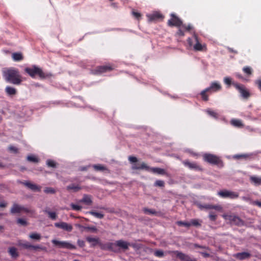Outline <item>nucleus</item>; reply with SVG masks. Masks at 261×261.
Wrapping results in <instances>:
<instances>
[{
    "mask_svg": "<svg viewBox=\"0 0 261 261\" xmlns=\"http://www.w3.org/2000/svg\"><path fill=\"white\" fill-rule=\"evenodd\" d=\"M7 206V203L5 202H0V207H5Z\"/></svg>",
    "mask_w": 261,
    "mask_h": 261,
    "instance_id": "obj_58",
    "label": "nucleus"
},
{
    "mask_svg": "<svg viewBox=\"0 0 261 261\" xmlns=\"http://www.w3.org/2000/svg\"><path fill=\"white\" fill-rule=\"evenodd\" d=\"M44 191L47 194H54L56 192L55 189L50 187L46 188Z\"/></svg>",
    "mask_w": 261,
    "mask_h": 261,
    "instance_id": "obj_37",
    "label": "nucleus"
},
{
    "mask_svg": "<svg viewBox=\"0 0 261 261\" xmlns=\"http://www.w3.org/2000/svg\"><path fill=\"white\" fill-rule=\"evenodd\" d=\"M255 84L257 86L259 90L261 91V79H258L255 81Z\"/></svg>",
    "mask_w": 261,
    "mask_h": 261,
    "instance_id": "obj_50",
    "label": "nucleus"
},
{
    "mask_svg": "<svg viewBox=\"0 0 261 261\" xmlns=\"http://www.w3.org/2000/svg\"><path fill=\"white\" fill-rule=\"evenodd\" d=\"M182 164L191 170L199 171H202V167L196 162H190L189 160H185L182 161Z\"/></svg>",
    "mask_w": 261,
    "mask_h": 261,
    "instance_id": "obj_10",
    "label": "nucleus"
},
{
    "mask_svg": "<svg viewBox=\"0 0 261 261\" xmlns=\"http://www.w3.org/2000/svg\"><path fill=\"white\" fill-rule=\"evenodd\" d=\"M46 164L48 167L52 168H56L57 165L56 163L52 160H47Z\"/></svg>",
    "mask_w": 261,
    "mask_h": 261,
    "instance_id": "obj_36",
    "label": "nucleus"
},
{
    "mask_svg": "<svg viewBox=\"0 0 261 261\" xmlns=\"http://www.w3.org/2000/svg\"><path fill=\"white\" fill-rule=\"evenodd\" d=\"M181 27H182V28L184 29L186 31H190V30H191L192 29V27L191 24L186 25V24H183L182 23V25H181Z\"/></svg>",
    "mask_w": 261,
    "mask_h": 261,
    "instance_id": "obj_43",
    "label": "nucleus"
},
{
    "mask_svg": "<svg viewBox=\"0 0 261 261\" xmlns=\"http://www.w3.org/2000/svg\"><path fill=\"white\" fill-rule=\"evenodd\" d=\"M128 160L132 163H134L132 166L133 170H145L149 171L153 173L158 174L164 175L166 174V171L164 169L158 168V167H149L145 163L142 162L141 164L136 163L138 162V159L136 157L133 156H129Z\"/></svg>",
    "mask_w": 261,
    "mask_h": 261,
    "instance_id": "obj_2",
    "label": "nucleus"
},
{
    "mask_svg": "<svg viewBox=\"0 0 261 261\" xmlns=\"http://www.w3.org/2000/svg\"><path fill=\"white\" fill-rule=\"evenodd\" d=\"M86 239L89 243H92V246L93 247L98 245L100 242V240L98 238L87 237Z\"/></svg>",
    "mask_w": 261,
    "mask_h": 261,
    "instance_id": "obj_28",
    "label": "nucleus"
},
{
    "mask_svg": "<svg viewBox=\"0 0 261 261\" xmlns=\"http://www.w3.org/2000/svg\"><path fill=\"white\" fill-rule=\"evenodd\" d=\"M250 180L251 182L255 186L261 185V177L251 176L250 177Z\"/></svg>",
    "mask_w": 261,
    "mask_h": 261,
    "instance_id": "obj_20",
    "label": "nucleus"
},
{
    "mask_svg": "<svg viewBox=\"0 0 261 261\" xmlns=\"http://www.w3.org/2000/svg\"><path fill=\"white\" fill-rule=\"evenodd\" d=\"M234 256L238 259L242 260L250 257V254L248 252L238 253L236 254Z\"/></svg>",
    "mask_w": 261,
    "mask_h": 261,
    "instance_id": "obj_24",
    "label": "nucleus"
},
{
    "mask_svg": "<svg viewBox=\"0 0 261 261\" xmlns=\"http://www.w3.org/2000/svg\"><path fill=\"white\" fill-rule=\"evenodd\" d=\"M9 252L13 258H17L18 256V253L17 249L15 247H10L9 248Z\"/></svg>",
    "mask_w": 261,
    "mask_h": 261,
    "instance_id": "obj_30",
    "label": "nucleus"
},
{
    "mask_svg": "<svg viewBox=\"0 0 261 261\" xmlns=\"http://www.w3.org/2000/svg\"><path fill=\"white\" fill-rule=\"evenodd\" d=\"M243 71L247 75H250L252 74L253 70L250 67L245 66L243 67Z\"/></svg>",
    "mask_w": 261,
    "mask_h": 261,
    "instance_id": "obj_32",
    "label": "nucleus"
},
{
    "mask_svg": "<svg viewBox=\"0 0 261 261\" xmlns=\"http://www.w3.org/2000/svg\"><path fill=\"white\" fill-rule=\"evenodd\" d=\"M222 88V86L219 82L215 81L213 82L211 84V85L209 87H207V89L210 91V94H211L214 92H216L221 90Z\"/></svg>",
    "mask_w": 261,
    "mask_h": 261,
    "instance_id": "obj_13",
    "label": "nucleus"
},
{
    "mask_svg": "<svg viewBox=\"0 0 261 261\" xmlns=\"http://www.w3.org/2000/svg\"><path fill=\"white\" fill-rule=\"evenodd\" d=\"M86 229L87 230H90L92 232H96L97 231V229L96 228L94 227H87L86 228Z\"/></svg>",
    "mask_w": 261,
    "mask_h": 261,
    "instance_id": "obj_56",
    "label": "nucleus"
},
{
    "mask_svg": "<svg viewBox=\"0 0 261 261\" xmlns=\"http://www.w3.org/2000/svg\"><path fill=\"white\" fill-rule=\"evenodd\" d=\"M176 35L179 37H183L185 36V32L179 27L176 33Z\"/></svg>",
    "mask_w": 261,
    "mask_h": 261,
    "instance_id": "obj_42",
    "label": "nucleus"
},
{
    "mask_svg": "<svg viewBox=\"0 0 261 261\" xmlns=\"http://www.w3.org/2000/svg\"><path fill=\"white\" fill-rule=\"evenodd\" d=\"M30 238L32 240H40L41 239V235L37 233H33L30 235Z\"/></svg>",
    "mask_w": 261,
    "mask_h": 261,
    "instance_id": "obj_33",
    "label": "nucleus"
},
{
    "mask_svg": "<svg viewBox=\"0 0 261 261\" xmlns=\"http://www.w3.org/2000/svg\"><path fill=\"white\" fill-rule=\"evenodd\" d=\"M194 38L195 41L196 42V44L194 45L193 48L196 51H201L203 50V46L199 42L197 36L194 35Z\"/></svg>",
    "mask_w": 261,
    "mask_h": 261,
    "instance_id": "obj_25",
    "label": "nucleus"
},
{
    "mask_svg": "<svg viewBox=\"0 0 261 261\" xmlns=\"http://www.w3.org/2000/svg\"><path fill=\"white\" fill-rule=\"evenodd\" d=\"M49 216L50 218L55 219L56 217V213H49Z\"/></svg>",
    "mask_w": 261,
    "mask_h": 261,
    "instance_id": "obj_57",
    "label": "nucleus"
},
{
    "mask_svg": "<svg viewBox=\"0 0 261 261\" xmlns=\"http://www.w3.org/2000/svg\"><path fill=\"white\" fill-rule=\"evenodd\" d=\"M24 185L28 187L29 189H31L32 190L34 191H41V187L38 186L37 185L32 184L29 181H27L23 183Z\"/></svg>",
    "mask_w": 261,
    "mask_h": 261,
    "instance_id": "obj_19",
    "label": "nucleus"
},
{
    "mask_svg": "<svg viewBox=\"0 0 261 261\" xmlns=\"http://www.w3.org/2000/svg\"><path fill=\"white\" fill-rule=\"evenodd\" d=\"M197 206L201 211L214 210L216 211L220 212L223 210L222 206L220 204H198Z\"/></svg>",
    "mask_w": 261,
    "mask_h": 261,
    "instance_id": "obj_9",
    "label": "nucleus"
},
{
    "mask_svg": "<svg viewBox=\"0 0 261 261\" xmlns=\"http://www.w3.org/2000/svg\"><path fill=\"white\" fill-rule=\"evenodd\" d=\"M32 249H33L34 250H46V249L44 247H41L39 246H33V245H32Z\"/></svg>",
    "mask_w": 261,
    "mask_h": 261,
    "instance_id": "obj_46",
    "label": "nucleus"
},
{
    "mask_svg": "<svg viewBox=\"0 0 261 261\" xmlns=\"http://www.w3.org/2000/svg\"><path fill=\"white\" fill-rule=\"evenodd\" d=\"M100 248L102 249H109L113 251H114V252H118L117 250H116L114 247V244H112V243H110V244H109L108 245H104V244H102V243H101V242H100L99 244H98Z\"/></svg>",
    "mask_w": 261,
    "mask_h": 261,
    "instance_id": "obj_27",
    "label": "nucleus"
},
{
    "mask_svg": "<svg viewBox=\"0 0 261 261\" xmlns=\"http://www.w3.org/2000/svg\"><path fill=\"white\" fill-rule=\"evenodd\" d=\"M17 222L22 225H26L27 224V222L26 220L24 219L19 218L17 220Z\"/></svg>",
    "mask_w": 261,
    "mask_h": 261,
    "instance_id": "obj_44",
    "label": "nucleus"
},
{
    "mask_svg": "<svg viewBox=\"0 0 261 261\" xmlns=\"http://www.w3.org/2000/svg\"><path fill=\"white\" fill-rule=\"evenodd\" d=\"M207 113L208 115L215 118H217L218 117V114L214 111L207 110Z\"/></svg>",
    "mask_w": 261,
    "mask_h": 261,
    "instance_id": "obj_39",
    "label": "nucleus"
},
{
    "mask_svg": "<svg viewBox=\"0 0 261 261\" xmlns=\"http://www.w3.org/2000/svg\"><path fill=\"white\" fill-rule=\"evenodd\" d=\"M19 245L25 249H32V245L29 243H19Z\"/></svg>",
    "mask_w": 261,
    "mask_h": 261,
    "instance_id": "obj_40",
    "label": "nucleus"
},
{
    "mask_svg": "<svg viewBox=\"0 0 261 261\" xmlns=\"http://www.w3.org/2000/svg\"><path fill=\"white\" fill-rule=\"evenodd\" d=\"M224 83L228 85H230L231 84L232 85V83H231V79L229 77H225L224 79Z\"/></svg>",
    "mask_w": 261,
    "mask_h": 261,
    "instance_id": "obj_47",
    "label": "nucleus"
},
{
    "mask_svg": "<svg viewBox=\"0 0 261 261\" xmlns=\"http://www.w3.org/2000/svg\"><path fill=\"white\" fill-rule=\"evenodd\" d=\"M93 168L97 171H103L106 169V167L100 164L93 165Z\"/></svg>",
    "mask_w": 261,
    "mask_h": 261,
    "instance_id": "obj_35",
    "label": "nucleus"
},
{
    "mask_svg": "<svg viewBox=\"0 0 261 261\" xmlns=\"http://www.w3.org/2000/svg\"><path fill=\"white\" fill-rule=\"evenodd\" d=\"M132 13L133 16L137 19H139L141 17V14L139 12L133 11Z\"/></svg>",
    "mask_w": 261,
    "mask_h": 261,
    "instance_id": "obj_49",
    "label": "nucleus"
},
{
    "mask_svg": "<svg viewBox=\"0 0 261 261\" xmlns=\"http://www.w3.org/2000/svg\"><path fill=\"white\" fill-rule=\"evenodd\" d=\"M170 18L168 20L167 24L168 26L176 27L179 28L182 25V20L174 13L170 14Z\"/></svg>",
    "mask_w": 261,
    "mask_h": 261,
    "instance_id": "obj_5",
    "label": "nucleus"
},
{
    "mask_svg": "<svg viewBox=\"0 0 261 261\" xmlns=\"http://www.w3.org/2000/svg\"><path fill=\"white\" fill-rule=\"evenodd\" d=\"M81 189V187L79 185L71 184L67 187L68 191H73L74 192H77Z\"/></svg>",
    "mask_w": 261,
    "mask_h": 261,
    "instance_id": "obj_29",
    "label": "nucleus"
},
{
    "mask_svg": "<svg viewBox=\"0 0 261 261\" xmlns=\"http://www.w3.org/2000/svg\"><path fill=\"white\" fill-rule=\"evenodd\" d=\"M70 206L71 207V209L73 211H80L81 210L82 206L75 204L71 203L70 204Z\"/></svg>",
    "mask_w": 261,
    "mask_h": 261,
    "instance_id": "obj_38",
    "label": "nucleus"
},
{
    "mask_svg": "<svg viewBox=\"0 0 261 261\" xmlns=\"http://www.w3.org/2000/svg\"><path fill=\"white\" fill-rule=\"evenodd\" d=\"M3 75L5 81L14 85H18L22 82L21 76L18 69L11 67L3 70Z\"/></svg>",
    "mask_w": 261,
    "mask_h": 261,
    "instance_id": "obj_1",
    "label": "nucleus"
},
{
    "mask_svg": "<svg viewBox=\"0 0 261 261\" xmlns=\"http://www.w3.org/2000/svg\"><path fill=\"white\" fill-rule=\"evenodd\" d=\"M174 253L181 261H189L191 258L189 255L180 252L174 251Z\"/></svg>",
    "mask_w": 261,
    "mask_h": 261,
    "instance_id": "obj_17",
    "label": "nucleus"
},
{
    "mask_svg": "<svg viewBox=\"0 0 261 261\" xmlns=\"http://www.w3.org/2000/svg\"><path fill=\"white\" fill-rule=\"evenodd\" d=\"M12 58L14 61H19L23 59V56L21 53H15L13 54Z\"/></svg>",
    "mask_w": 261,
    "mask_h": 261,
    "instance_id": "obj_31",
    "label": "nucleus"
},
{
    "mask_svg": "<svg viewBox=\"0 0 261 261\" xmlns=\"http://www.w3.org/2000/svg\"><path fill=\"white\" fill-rule=\"evenodd\" d=\"M114 246L119 247L120 249H122L123 251H125L128 249L130 244L126 241L120 240L117 241L114 244Z\"/></svg>",
    "mask_w": 261,
    "mask_h": 261,
    "instance_id": "obj_14",
    "label": "nucleus"
},
{
    "mask_svg": "<svg viewBox=\"0 0 261 261\" xmlns=\"http://www.w3.org/2000/svg\"><path fill=\"white\" fill-rule=\"evenodd\" d=\"M248 157V155L247 154H237L234 156V158L236 159H241V158H244L246 159Z\"/></svg>",
    "mask_w": 261,
    "mask_h": 261,
    "instance_id": "obj_51",
    "label": "nucleus"
},
{
    "mask_svg": "<svg viewBox=\"0 0 261 261\" xmlns=\"http://www.w3.org/2000/svg\"><path fill=\"white\" fill-rule=\"evenodd\" d=\"M27 160L29 162H33V163H38L39 162L38 158L35 155L28 156Z\"/></svg>",
    "mask_w": 261,
    "mask_h": 261,
    "instance_id": "obj_34",
    "label": "nucleus"
},
{
    "mask_svg": "<svg viewBox=\"0 0 261 261\" xmlns=\"http://www.w3.org/2000/svg\"><path fill=\"white\" fill-rule=\"evenodd\" d=\"M218 195L223 198L236 199L239 197L237 192L223 190L218 192Z\"/></svg>",
    "mask_w": 261,
    "mask_h": 261,
    "instance_id": "obj_8",
    "label": "nucleus"
},
{
    "mask_svg": "<svg viewBox=\"0 0 261 261\" xmlns=\"http://www.w3.org/2000/svg\"><path fill=\"white\" fill-rule=\"evenodd\" d=\"M203 160L211 164L220 165L223 162L216 155L211 153H205L203 155Z\"/></svg>",
    "mask_w": 261,
    "mask_h": 261,
    "instance_id": "obj_4",
    "label": "nucleus"
},
{
    "mask_svg": "<svg viewBox=\"0 0 261 261\" xmlns=\"http://www.w3.org/2000/svg\"><path fill=\"white\" fill-rule=\"evenodd\" d=\"M9 150L10 151L13 152L15 153H16L18 152V149L16 147L13 146H10L9 147Z\"/></svg>",
    "mask_w": 261,
    "mask_h": 261,
    "instance_id": "obj_45",
    "label": "nucleus"
},
{
    "mask_svg": "<svg viewBox=\"0 0 261 261\" xmlns=\"http://www.w3.org/2000/svg\"><path fill=\"white\" fill-rule=\"evenodd\" d=\"M5 92L7 95L12 96L15 95L16 94L17 90L13 87L7 86L5 88Z\"/></svg>",
    "mask_w": 261,
    "mask_h": 261,
    "instance_id": "obj_26",
    "label": "nucleus"
},
{
    "mask_svg": "<svg viewBox=\"0 0 261 261\" xmlns=\"http://www.w3.org/2000/svg\"><path fill=\"white\" fill-rule=\"evenodd\" d=\"M202 254L203 255V256L206 257H209L210 256L209 254H208L207 253H205V252H202Z\"/></svg>",
    "mask_w": 261,
    "mask_h": 261,
    "instance_id": "obj_64",
    "label": "nucleus"
},
{
    "mask_svg": "<svg viewBox=\"0 0 261 261\" xmlns=\"http://www.w3.org/2000/svg\"><path fill=\"white\" fill-rule=\"evenodd\" d=\"M232 85L239 91L244 98L248 99L250 96L249 91L244 85L237 83H232Z\"/></svg>",
    "mask_w": 261,
    "mask_h": 261,
    "instance_id": "obj_6",
    "label": "nucleus"
},
{
    "mask_svg": "<svg viewBox=\"0 0 261 261\" xmlns=\"http://www.w3.org/2000/svg\"><path fill=\"white\" fill-rule=\"evenodd\" d=\"M24 71L32 78H35L37 75L40 79L42 80L49 78L52 76L50 73L43 72L41 68L36 65H33L31 67H27Z\"/></svg>",
    "mask_w": 261,
    "mask_h": 261,
    "instance_id": "obj_3",
    "label": "nucleus"
},
{
    "mask_svg": "<svg viewBox=\"0 0 261 261\" xmlns=\"http://www.w3.org/2000/svg\"><path fill=\"white\" fill-rule=\"evenodd\" d=\"M95 217L98 218H101L103 217V215L101 213H92Z\"/></svg>",
    "mask_w": 261,
    "mask_h": 261,
    "instance_id": "obj_53",
    "label": "nucleus"
},
{
    "mask_svg": "<svg viewBox=\"0 0 261 261\" xmlns=\"http://www.w3.org/2000/svg\"><path fill=\"white\" fill-rule=\"evenodd\" d=\"M187 41H188V43L189 45V46H192V39L190 38H189L188 39H187Z\"/></svg>",
    "mask_w": 261,
    "mask_h": 261,
    "instance_id": "obj_59",
    "label": "nucleus"
},
{
    "mask_svg": "<svg viewBox=\"0 0 261 261\" xmlns=\"http://www.w3.org/2000/svg\"><path fill=\"white\" fill-rule=\"evenodd\" d=\"M228 50H229V52H230V53H234V54H237L238 53V52L237 51L233 50L232 48H229Z\"/></svg>",
    "mask_w": 261,
    "mask_h": 261,
    "instance_id": "obj_62",
    "label": "nucleus"
},
{
    "mask_svg": "<svg viewBox=\"0 0 261 261\" xmlns=\"http://www.w3.org/2000/svg\"><path fill=\"white\" fill-rule=\"evenodd\" d=\"M56 226L58 227H61L62 229L66 230L67 231H70L72 228V227L71 225H69V224H68L66 223H64V222H62V223H56Z\"/></svg>",
    "mask_w": 261,
    "mask_h": 261,
    "instance_id": "obj_21",
    "label": "nucleus"
},
{
    "mask_svg": "<svg viewBox=\"0 0 261 261\" xmlns=\"http://www.w3.org/2000/svg\"><path fill=\"white\" fill-rule=\"evenodd\" d=\"M53 243L56 246L61 248H66L68 249H75L76 247L74 245L66 242L59 241L56 240H53Z\"/></svg>",
    "mask_w": 261,
    "mask_h": 261,
    "instance_id": "obj_12",
    "label": "nucleus"
},
{
    "mask_svg": "<svg viewBox=\"0 0 261 261\" xmlns=\"http://www.w3.org/2000/svg\"><path fill=\"white\" fill-rule=\"evenodd\" d=\"M149 21H155L159 20H163L164 15L160 12H154L152 14L147 15Z\"/></svg>",
    "mask_w": 261,
    "mask_h": 261,
    "instance_id": "obj_11",
    "label": "nucleus"
},
{
    "mask_svg": "<svg viewBox=\"0 0 261 261\" xmlns=\"http://www.w3.org/2000/svg\"><path fill=\"white\" fill-rule=\"evenodd\" d=\"M236 76L238 78L240 79H244L243 76L241 74L238 73L236 74Z\"/></svg>",
    "mask_w": 261,
    "mask_h": 261,
    "instance_id": "obj_63",
    "label": "nucleus"
},
{
    "mask_svg": "<svg viewBox=\"0 0 261 261\" xmlns=\"http://www.w3.org/2000/svg\"><path fill=\"white\" fill-rule=\"evenodd\" d=\"M210 94V91L207 89H205L204 90H202L200 93V95L201 96V97L202 99L204 101H207L208 100V94Z\"/></svg>",
    "mask_w": 261,
    "mask_h": 261,
    "instance_id": "obj_22",
    "label": "nucleus"
},
{
    "mask_svg": "<svg viewBox=\"0 0 261 261\" xmlns=\"http://www.w3.org/2000/svg\"><path fill=\"white\" fill-rule=\"evenodd\" d=\"M254 204L256 205L261 207V202L258 201H256L254 202Z\"/></svg>",
    "mask_w": 261,
    "mask_h": 261,
    "instance_id": "obj_60",
    "label": "nucleus"
},
{
    "mask_svg": "<svg viewBox=\"0 0 261 261\" xmlns=\"http://www.w3.org/2000/svg\"><path fill=\"white\" fill-rule=\"evenodd\" d=\"M77 243L81 247H83L85 245V242L82 240H79Z\"/></svg>",
    "mask_w": 261,
    "mask_h": 261,
    "instance_id": "obj_55",
    "label": "nucleus"
},
{
    "mask_svg": "<svg viewBox=\"0 0 261 261\" xmlns=\"http://www.w3.org/2000/svg\"><path fill=\"white\" fill-rule=\"evenodd\" d=\"M223 217L226 220H229L231 224L237 225H240L242 224V222L238 217L228 215H224Z\"/></svg>",
    "mask_w": 261,
    "mask_h": 261,
    "instance_id": "obj_15",
    "label": "nucleus"
},
{
    "mask_svg": "<svg viewBox=\"0 0 261 261\" xmlns=\"http://www.w3.org/2000/svg\"><path fill=\"white\" fill-rule=\"evenodd\" d=\"M81 202L88 205H91L92 202L91 196L88 195H84L83 198L81 200Z\"/></svg>",
    "mask_w": 261,
    "mask_h": 261,
    "instance_id": "obj_23",
    "label": "nucleus"
},
{
    "mask_svg": "<svg viewBox=\"0 0 261 261\" xmlns=\"http://www.w3.org/2000/svg\"><path fill=\"white\" fill-rule=\"evenodd\" d=\"M216 215H210V218L212 220H215L216 219Z\"/></svg>",
    "mask_w": 261,
    "mask_h": 261,
    "instance_id": "obj_61",
    "label": "nucleus"
},
{
    "mask_svg": "<svg viewBox=\"0 0 261 261\" xmlns=\"http://www.w3.org/2000/svg\"><path fill=\"white\" fill-rule=\"evenodd\" d=\"M11 212H29L24 206L14 203L11 208Z\"/></svg>",
    "mask_w": 261,
    "mask_h": 261,
    "instance_id": "obj_16",
    "label": "nucleus"
},
{
    "mask_svg": "<svg viewBox=\"0 0 261 261\" xmlns=\"http://www.w3.org/2000/svg\"><path fill=\"white\" fill-rule=\"evenodd\" d=\"M165 183L163 180H157L155 181L154 183V186H158V187H163L164 186Z\"/></svg>",
    "mask_w": 261,
    "mask_h": 261,
    "instance_id": "obj_41",
    "label": "nucleus"
},
{
    "mask_svg": "<svg viewBox=\"0 0 261 261\" xmlns=\"http://www.w3.org/2000/svg\"><path fill=\"white\" fill-rule=\"evenodd\" d=\"M154 253L156 256L159 257H161L164 255V252L161 250H156Z\"/></svg>",
    "mask_w": 261,
    "mask_h": 261,
    "instance_id": "obj_52",
    "label": "nucleus"
},
{
    "mask_svg": "<svg viewBox=\"0 0 261 261\" xmlns=\"http://www.w3.org/2000/svg\"><path fill=\"white\" fill-rule=\"evenodd\" d=\"M191 225H193L195 226H198L200 225V223L198 222L197 220H192L190 222Z\"/></svg>",
    "mask_w": 261,
    "mask_h": 261,
    "instance_id": "obj_48",
    "label": "nucleus"
},
{
    "mask_svg": "<svg viewBox=\"0 0 261 261\" xmlns=\"http://www.w3.org/2000/svg\"><path fill=\"white\" fill-rule=\"evenodd\" d=\"M178 224L179 225H184L187 227H189L191 226L190 223H187V222H178Z\"/></svg>",
    "mask_w": 261,
    "mask_h": 261,
    "instance_id": "obj_54",
    "label": "nucleus"
},
{
    "mask_svg": "<svg viewBox=\"0 0 261 261\" xmlns=\"http://www.w3.org/2000/svg\"><path fill=\"white\" fill-rule=\"evenodd\" d=\"M230 123L232 126L238 128H243L244 126L242 120L240 119H232L230 121Z\"/></svg>",
    "mask_w": 261,
    "mask_h": 261,
    "instance_id": "obj_18",
    "label": "nucleus"
},
{
    "mask_svg": "<svg viewBox=\"0 0 261 261\" xmlns=\"http://www.w3.org/2000/svg\"><path fill=\"white\" fill-rule=\"evenodd\" d=\"M113 67L110 64L97 66L93 70L92 72L95 75L101 74L112 71Z\"/></svg>",
    "mask_w": 261,
    "mask_h": 261,
    "instance_id": "obj_7",
    "label": "nucleus"
}]
</instances>
